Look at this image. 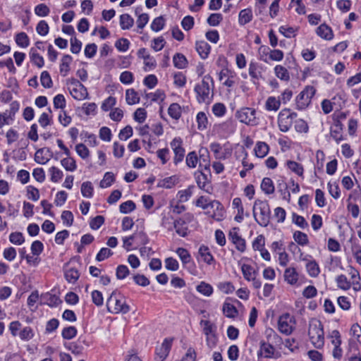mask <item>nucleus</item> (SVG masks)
<instances>
[{"label": "nucleus", "instance_id": "f257e3e1", "mask_svg": "<svg viewBox=\"0 0 361 361\" xmlns=\"http://www.w3.org/2000/svg\"><path fill=\"white\" fill-rule=\"evenodd\" d=\"M308 336L312 344L318 349L324 345V333L321 321L313 319L310 322Z\"/></svg>", "mask_w": 361, "mask_h": 361}, {"label": "nucleus", "instance_id": "f03ea898", "mask_svg": "<svg viewBox=\"0 0 361 361\" xmlns=\"http://www.w3.org/2000/svg\"><path fill=\"white\" fill-rule=\"evenodd\" d=\"M253 216L261 226H267L270 221L271 211L267 201L255 200L253 206Z\"/></svg>", "mask_w": 361, "mask_h": 361}, {"label": "nucleus", "instance_id": "7ed1b4c3", "mask_svg": "<svg viewBox=\"0 0 361 361\" xmlns=\"http://www.w3.org/2000/svg\"><path fill=\"white\" fill-rule=\"evenodd\" d=\"M106 307L109 312L113 314H126L130 311L129 306L126 304L125 299L113 291L106 300Z\"/></svg>", "mask_w": 361, "mask_h": 361}, {"label": "nucleus", "instance_id": "20e7f679", "mask_svg": "<svg viewBox=\"0 0 361 361\" xmlns=\"http://www.w3.org/2000/svg\"><path fill=\"white\" fill-rule=\"evenodd\" d=\"M209 82L213 83V78L209 75H205L200 83L196 85L195 92L197 94V99L199 103H205L210 100V87Z\"/></svg>", "mask_w": 361, "mask_h": 361}, {"label": "nucleus", "instance_id": "39448f33", "mask_svg": "<svg viewBox=\"0 0 361 361\" xmlns=\"http://www.w3.org/2000/svg\"><path fill=\"white\" fill-rule=\"evenodd\" d=\"M255 115V109L249 107L242 108L236 112V117L238 118L240 122L247 125L256 124Z\"/></svg>", "mask_w": 361, "mask_h": 361}, {"label": "nucleus", "instance_id": "423d86ee", "mask_svg": "<svg viewBox=\"0 0 361 361\" xmlns=\"http://www.w3.org/2000/svg\"><path fill=\"white\" fill-rule=\"evenodd\" d=\"M295 320L293 317L290 316L288 313L281 315L278 321L279 330L286 335H289L293 330V324Z\"/></svg>", "mask_w": 361, "mask_h": 361}, {"label": "nucleus", "instance_id": "0eeeda50", "mask_svg": "<svg viewBox=\"0 0 361 361\" xmlns=\"http://www.w3.org/2000/svg\"><path fill=\"white\" fill-rule=\"evenodd\" d=\"M171 147L174 152L173 162L176 165L183 161L185 157V149L183 147V140L180 137H175L171 142Z\"/></svg>", "mask_w": 361, "mask_h": 361}, {"label": "nucleus", "instance_id": "6e6552de", "mask_svg": "<svg viewBox=\"0 0 361 361\" xmlns=\"http://www.w3.org/2000/svg\"><path fill=\"white\" fill-rule=\"evenodd\" d=\"M172 342L173 338H166L161 345L156 348V361H164L171 350Z\"/></svg>", "mask_w": 361, "mask_h": 361}, {"label": "nucleus", "instance_id": "1a4fd4ad", "mask_svg": "<svg viewBox=\"0 0 361 361\" xmlns=\"http://www.w3.org/2000/svg\"><path fill=\"white\" fill-rule=\"evenodd\" d=\"M238 228H233L228 233V239L233 243L235 248L240 252H244L246 250V243L238 233Z\"/></svg>", "mask_w": 361, "mask_h": 361}, {"label": "nucleus", "instance_id": "9d476101", "mask_svg": "<svg viewBox=\"0 0 361 361\" xmlns=\"http://www.w3.org/2000/svg\"><path fill=\"white\" fill-rule=\"evenodd\" d=\"M275 348L271 344L267 343L265 340H261L259 342V349L257 351L258 358L262 357L270 359L274 357Z\"/></svg>", "mask_w": 361, "mask_h": 361}, {"label": "nucleus", "instance_id": "9b49d317", "mask_svg": "<svg viewBox=\"0 0 361 361\" xmlns=\"http://www.w3.org/2000/svg\"><path fill=\"white\" fill-rule=\"evenodd\" d=\"M52 157V152L49 147H43L37 150L35 161L39 164H46Z\"/></svg>", "mask_w": 361, "mask_h": 361}, {"label": "nucleus", "instance_id": "f8f14e48", "mask_svg": "<svg viewBox=\"0 0 361 361\" xmlns=\"http://www.w3.org/2000/svg\"><path fill=\"white\" fill-rule=\"evenodd\" d=\"M288 112L289 109H284L280 111L278 116L279 126L282 132H287L292 126L291 121L286 116V113Z\"/></svg>", "mask_w": 361, "mask_h": 361}, {"label": "nucleus", "instance_id": "ddd939ff", "mask_svg": "<svg viewBox=\"0 0 361 361\" xmlns=\"http://www.w3.org/2000/svg\"><path fill=\"white\" fill-rule=\"evenodd\" d=\"M342 132L343 124L339 120H336L334 121V126L331 128L330 133L331 136L337 143L343 140Z\"/></svg>", "mask_w": 361, "mask_h": 361}, {"label": "nucleus", "instance_id": "4468645a", "mask_svg": "<svg viewBox=\"0 0 361 361\" xmlns=\"http://www.w3.org/2000/svg\"><path fill=\"white\" fill-rule=\"evenodd\" d=\"M210 149L213 152L216 159H226L231 155V152L225 150L221 152V146L219 143L213 142L210 145Z\"/></svg>", "mask_w": 361, "mask_h": 361}, {"label": "nucleus", "instance_id": "2eb2a0df", "mask_svg": "<svg viewBox=\"0 0 361 361\" xmlns=\"http://www.w3.org/2000/svg\"><path fill=\"white\" fill-rule=\"evenodd\" d=\"M316 32L317 35L326 40H331L334 37L332 29L325 23L320 25L317 28Z\"/></svg>", "mask_w": 361, "mask_h": 361}, {"label": "nucleus", "instance_id": "dca6fc26", "mask_svg": "<svg viewBox=\"0 0 361 361\" xmlns=\"http://www.w3.org/2000/svg\"><path fill=\"white\" fill-rule=\"evenodd\" d=\"M198 254L206 264L210 265L214 262V258L207 246L202 245L199 248Z\"/></svg>", "mask_w": 361, "mask_h": 361}, {"label": "nucleus", "instance_id": "f3484780", "mask_svg": "<svg viewBox=\"0 0 361 361\" xmlns=\"http://www.w3.org/2000/svg\"><path fill=\"white\" fill-rule=\"evenodd\" d=\"M137 56L139 58L144 59V63L146 66H148L150 68L156 66L155 59L147 53L145 48L140 49L137 51Z\"/></svg>", "mask_w": 361, "mask_h": 361}, {"label": "nucleus", "instance_id": "a211bd4d", "mask_svg": "<svg viewBox=\"0 0 361 361\" xmlns=\"http://www.w3.org/2000/svg\"><path fill=\"white\" fill-rule=\"evenodd\" d=\"M69 91L72 97L77 100H82L88 97L87 90L83 85L81 89L80 87L75 88L69 87Z\"/></svg>", "mask_w": 361, "mask_h": 361}, {"label": "nucleus", "instance_id": "6ab92c4d", "mask_svg": "<svg viewBox=\"0 0 361 361\" xmlns=\"http://www.w3.org/2000/svg\"><path fill=\"white\" fill-rule=\"evenodd\" d=\"M186 222L180 218L173 222V227L176 229V232L181 237H185L188 235V228L185 226Z\"/></svg>", "mask_w": 361, "mask_h": 361}, {"label": "nucleus", "instance_id": "aec40b11", "mask_svg": "<svg viewBox=\"0 0 361 361\" xmlns=\"http://www.w3.org/2000/svg\"><path fill=\"white\" fill-rule=\"evenodd\" d=\"M253 18L251 8L241 10L238 15V23L240 25H245L250 23Z\"/></svg>", "mask_w": 361, "mask_h": 361}, {"label": "nucleus", "instance_id": "412c9836", "mask_svg": "<svg viewBox=\"0 0 361 361\" xmlns=\"http://www.w3.org/2000/svg\"><path fill=\"white\" fill-rule=\"evenodd\" d=\"M210 46L204 41H200L196 42V50L200 57L205 59L208 57L210 51Z\"/></svg>", "mask_w": 361, "mask_h": 361}, {"label": "nucleus", "instance_id": "4be33fe9", "mask_svg": "<svg viewBox=\"0 0 361 361\" xmlns=\"http://www.w3.org/2000/svg\"><path fill=\"white\" fill-rule=\"evenodd\" d=\"M285 281L290 284L294 285L298 280V274L295 271V268H287L284 272Z\"/></svg>", "mask_w": 361, "mask_h": 361}, {"label": "nucleus", "instance_id": "5701e85b", "mask_svg": "<svg viewBox=\"0 0 361 361\" xmlns=\"http://www.w3.org/2000/svg\"><path fill=\"white\" fill-rule=\"evenodd\" d=\"M42 298L44 300V303L50 307H56L62 302L59 296L49 293L43 295Z\"/></svg>", "mask_w": 361, "mask_h": 361}, {"label": "nucleus", "instance_id": "b1692460", "mask_svg": "<svg viewBox=\"0 0 361 361\" xmlns=\"http://www.w3.org/2000/svg\"><path fill=\"white\" fill-rule=\"evenodd\" d=\"M64 276L68 283H75L80 277V273L75 268H69L64 272Z\"/></svg>", "mask_w": 361, "mask_h": 361}, {"label": "nucleus", "instance_id": "393cba45", "mask_svg": "<svg viewBox=\"0 0 361 361\" xmlns=\"http://www.w3.org/2000/svg\"><path fill=\"white\" fill-rule=\"evenodd\" d=\"M173 65L176 68L183 69L187 66L188 60L186 57L180 53H176L173 57Z\"/></svg>", "mask_w": 361, "mask_h": 361}, {"label": "nucleus", "instance_id": "a878e982", "mask_svg": "<svg viewBox=\"0 0 361 361\" xmlns=\"http://www.w3.org/2000/svg\"><path fill=\"white\" fill-rule=\"evenodd\" d=\"M286 164L292 172L300 177H303L304 168L302 164L290 160L287 161Z\"/></svg>", "mask_w": 361, "mask_h": 361}, {"label": "nucleus", "instance_id": "bb28decb", "mask_svg": "<svg viewBox=\"0 0 361 361\" xmlns=\"http://www.w3.org/2000/svg\"><path fill=\"white\" fill-rule=\"evenodd\" d=\"M262 190L267 195H271L274 192V185L270 178H264L261 183Z\"/></svg>", "mask_w": 361, "mask_h": 361}, {"label": "nucleus", "instance_id": "cd10ccee", "mask_svg": "<svg viewBox=\"0 0 361 361\" xmlns=\"http://www.w3.org/2000/svg\"><path fill=\"white\" fill-rule=\"evenodd\" d=\"M269 150V147L267 143L258 142L255 148V155L257 157L263 158L268 154Z\"/></svg>", "mask_w": 361, "mask_h": 361}, {"label": "nucleus", "instance_id": "c85d7f7f", "mask_svg": "<svg viewBox=\"0 0 361 361\" xmlns=\"http://www.w3.org/2000/svg\"><path fill=\"white\" fill-rule=\"evenodd\" d=\"M73 61V58L71 55L66 54L61 59L60 64V72L63 73V76L66 75L68 72L70 71V64Z\"/></svg>", "mask_w": 361, "mask_h": 361}, {"label": "nucleus", "instance_id": "c756f323", "mask_svg": "<svg viewBox=\"0 0 361 361\" xmlns=\"http://www.w3.org/2000/svg\"><path fill=\"white\" fill-rule=\"evenodd\" d=\"M134 24L133 18L127 13L120 16V25L122 30H129Z\"/></svg>", "mask_w": 361, "mask_h": 361}, {"label": "nucleus", "instance_id": "7c9ffc66", "mask_svg": "<svg viewBox=\"0 0 361 361\" xmlns=\"http://www.w3.org/2000/svg\"><path fill=\"white\" fill-rule=\"evenodd\" d=\"M306 269L309 275L312 277H317L320 273L319 264L315 260L309 261L306 264Z\"/></svg>", "mask_w": 361, "mask_h": 361}, {"label": "nucleus", "instance_id": "2f4dec72", "mask_svg": "<svg viewBox=\"0 0 361 361\" xmlns=\"http://www.w3.org/2000/svg\"><path fill=\"white\" fill-rule=\"evenodd\" d=\"M223 312L226 317L235 318L238 315V310L236 307L228 302H225L223 305Z\"/></svg>", "mask_w": 361, "mask_h": 361}, {"label": "nucleus", "instance_id": "473e14b6", "mask_svg": "<svg viewBox=\"0 0 361 361\" xmlns=\"http://www.w3.org/2000/svg\"><path fill=\"white\" fill-rule=\"evenodd\" d=\"M126 102L129 105H133L139 103L140 97L137 92L134 89L127 90L126 92Z\"/></svg>", "mask_w": 361, "mask_h": 361}, {"label": "nucleus", "instance_id": "72a5a7b5", "mask_svg": "<svg viewBox=\"0 0 361 361\" xmlns=\"http://www.w3.org/2000/svg\"><path fill=\"white\" fill-rule=\"evenodd\" d=\"M311 100L300 92L296 97V107L298 110L306 109L310 104Z\"/></svg>", "mask_w": 361, "mask_h": 361}, {"label": "nucleus", "instance_id": "f704fd0d", "mask_svg": "<svg viewBox=\"0 0 361 361\" xmlns=\"http://www.w3.org/2000/svg\"><path fill=\"white\" fill-rule=\"evenodd\" d=\"M169 115L173 119L178 120L181 116V107L178 103L171 104L168 109Z\"/></svg>", "mask_w": 361, "mask_h": 361}, {"label": "nucleus", "instance_id": "c9c22d12", "mask_svg": "<svg viewBox=\"0 0 361 361\" xmlns=\"http://www.w3.org/2000/svg\"><path fill=\"white\" fill-rule=\"evenodd\" d=\"M30 59L31 61L36 65L38 68L43 67L44 64V59L42 56H40L36 51L35 49H30Z\"/></svg>", "mask_w": 361, "mask_h": 361}, {"label": "nucleus", "instance_id": "e433bc0d", "mask_svg": "<svg viewBox=\"0 0 361 361\" xmlns=\"http://www.w3.org/2000/svg\"><path fill=\"white\" fill-rule=\"evenodd\" d=\"M200 325L203 326V332L206 336L216 334V326L209 320H202Z\"/></svg>", "mask_w": 361, "mask_h": 361}, {"label": "nucleus", "instance_id": "4c0bfd02", "mask_svg": "<svg viewBox=\"0 0 361 361\" xmlns=\"http://www.w3.org/2000/svg\"><path fill=\"white\" fill-rule=\"evenodd\" d=\"M15 39L16 44L22 48H26L29 46V37L25 32L18 33L16 35Z\"/></svg>", "mask_w": 361, "mask_h": 361}, {"label": "nucleus", "instance_id": "58836bf2", "mask_svg": "<svg viewBox=\"0 0 361 361\" xmlns=\"http://www.w3.org/2000/svg\"><path fill=\"white\" fill-rule=\"evenodd\" d=\"M196 121L197 123V128L203 130L207 128L208 119L204 112L200 111L197 114Z\"/></svg>", "mask_w": 361, "mask_h": 361}, {"label": "nucleus", "instance_id": "ea45409f", "mask_svg": "<svg viewBox=\"0 0 361 361\" xmlns=\"http://www.w3.org/2000/svg\"><path fill=\"white\" fill-rule=\"evenodd\" d=\"M275 74L279 79L285 81H288L290 75L288 70L282 66L277 65L275 68Z\"/></svg>", "mask_w": 361, "mask_h": 361}, {"label": "nucleus", "instance_id": "a19ab883", "mask_svg": "<svg viewBox=\"0 0 361 361\" xmlns=\"http://www.w3.org/2000/svg\"><path fill=\"white\" fill-rule=\"evenodd\" d=\"M94 188L90 181H86L82 183L81 193L83 197L90 198L93 195Z\"/></svg>", "mask_w": 361, "mask_h": 361}, {"label": "nucleus", "instance_id": "79ce46f5", "mask_svg": "<svg viewBox=\"0 0 361 361\" xmlns=\"http://www.w3.org/2000/svg\"><path fill=\"white\" fill-rule=\"evenodd\" d=\"M194 188V185H190L187 189L179 191L178 193L179 202H187L192 196Z\"/></svg>", "mask_w": 361, "mask_h": 361}, {"label": "nucleus", "instance_id": "37998d69", "mask_svg": "<svg viewBox=\"0 0 361 361\" xmlns=\"http://www.w3.org/2000/svg\"><path fill=\"white\" fill-rule=\"evenodd\" d=\"M136 208L135 202L132 200H128L121 203L119 206L120 212L122 214H128L134 211Z\"/></svg>", "mask_w": 361, "mask_h": 361}, {"label": "nucleus", "instance_id": "c03bdc74", "mask_svg": "<svg viewBox=\"0 0 361 361\" xmlns=\"http://www.w3.org/2000/svg\"><path fill=\"white\" fill-rule=\"evenodd\" d=\"M295 241L300 245L304 246L308 244V237L306 233L297 231L293 233Z\"/></svg>", "mask_w": 361, "mask_h": 361}, {"label": "nucleus", "instance_id": "a18cd8bd", "mask_svg": "<svg viewBox=\"0 0 361 361\" xmlns=\"http://www.w3.org/2000/svg\"><path fill=\"white\" fill-rule=\"evenodd\" d=\"M176 252L183 264H188L191 261L190 254L185 248L178 247Z\"/></svg>", "mask_w": 361, "mask_h": 361}, {"label": "nucleus", "instance_id": "49530a36", "mask_svg": "<svg viewBox=\"0 0 361 361\" xmlns=\"http://www.w3.org/2000/svg\"><path fill=\"white\" fill-rule=\"evenodd\" d=\"M115 181V177L112 172L105 173L103 179L100 181L101 188H108Z\"/></svg>", "mask_w": 361, "mask_h": 361}, {"label": "nucleus", "instance_id": "de8ad7c7", "mask_svg": "<svg viewBox=\"0 0 361 361\" xmlns=\"http://www.w3.org/2000/svg\"><path fill=\"white\" fill-rule=\"evenodd\" d=\"M209 152L207 149L200 150V166H204L205 169L209 167V161L208 159Z\"/></svg>", "mask_w": 361, "mask_h": 361}, {"label": "nucleus", "instance_id": "09e8293b", "mask_svg": "<svg viewBox=\"0 0 361 361\" xmlns=\"http://www.w3.org/2000/svg\"><path fill=\"white\" fill-rule=\"evenodd\" d=\"M281 105V100L269 97L266 102V109L269 111H277Z\"/></svg>", "mask_w": 361, "mask_h": 361}, {"label": "nucleus", "instance_id": "8fccbe9b", "mask_svg": "<svg viewBox=\"0 0 361 361\" xmlns=\"http://www.w3.org/2000/svg\"><path fill=\"white\" fill-rule=\"evenodd\" d=\"M197 290L204 295L209 296L213 293V288L210 284L202 281L197 286Z\"/></svg>", "mask_w": 361, "mask_h": 361}, {"label": "nucleus", "instance_id": "3c124183", "mask_svg": "<svg viewBox=\"0 0 361 361\" xmlns=\"http://www.w3.org/2000/svg\"><path fill=\"white\" fill-rule=\"evenodd\" d=\"M61 165L66 171H73L76 169V163L73 158L66 157L61 161Z\"/></svg>", "mask_w": 361, "mask_h": 361}, {"label": "nucleus", "instance_id": "603ef678", "mask_svg": "<svg viewBox=\"0 0 361 361\" xmlns=\"http://www.w3.org/2000/svg\"><path fill=\"white\" fill-rule=\"evenodd\" d=\"M41 85L44 88H51L53 85L51 78L48 71H44L42 72L40 75Z\"/></svg>", "mask_w": 361, "mask_h": 361}, {"label": "nucleus", "instance_id": "864d4df0", "mask_svg": "<svg viewBox=\"0 0 361 361\" xmlns=\"http://www.w3.org/2000/svg\"><path fill=\"white\" fill-rule=\"evenodd\" d=\"M164 25L165 19L163 16H159L153 20L151 24V28L154 32H159L164 28Z\"/></svg>", "mask_w": 361, "mask_h": 361}, {"label": "nucleus", "instance_id": "5fc2aeb1", "mask_svg": "<svg viewBox=\"0 0 361 361\" xmlns=\"http://www.w3.org/2000/svg\"><path fill=\"white\" fill-rule=\"evenodd\" d=\"M336 283L338 287L344 290H347L350 288V283L348 281L347 277L344 274H341L337 276Z\"/></svg>", "mask_w": 361, "mask_h": 361}, {"label": "nucleus", "instance_id": "6e6d98bb", "mask_svg": "<svg viewBox=\"0 0 361 361\" xmlns=\"http://www.w3.org/2000/svg\"><path fill=\"white\" fill-rule=\"evenodd\" d=\"M77 329L75 326H70L63 329L61 336L64 339L70 340L77 335Z\"/></svg>", "mask_w": 361, "mask_h": 361}, {"label": "nucleus", "instance_id": "4d7b16f0", "mask_svg": "<svg viewBox=\"0 0 361 361\" xmlns=\"http://www.w3.org/2000/svg\"><path fill=\"white\" fill-rule=\"evenodd\" d=\"M9 240L15 245H22L25 242V238L22 233L13 232L9 235Z\"/></svg>", "mask_w": 361, "mask_h": 361}, {"label": "nucleus", "instance_id": "13d9d810", "mask_svg": "<svg viewBox=\"0 0 361 361\" xmlns=\"http://www.w3.org/2000/svg\"><path fill=\"white\" fill-rule=\"evenodd\" d=\"M185 161L189 168H195L198 161L197 153L195 151L189 152L186 157Z\"/></svg>", "mask_w": 361, "mask_h": 361}, {"label": "nucleus", "instance_id": "bf43d9fd", "mask_svg": "<svg viewBox=\"0 0 361 361\" xmlns=\"http://www.w3.org/2000/svg\"><path fill=\"white\" fill-rule=\"evenodd\" d=\"M130 42L126 38H120L116 43L115 47L119 51H126L129 49Z\"/></svg>", "mask_w": 361, "mask_h": 361}, {"label": "nucleus", "instance_id": "052dcab7", "mask_svg": "<svg viewBox=\"0 0 361 361\" xmlns=\"http://www.w3.org/2000/svg\"><path fill=\"white\" fill-rule=\"evenodd\" d=\"M20 339L23 341H29L34 336V332L30 326H25L19 333Z\"/></svg>", "mask_w": 361, "mask_h": 361}, {"label": "nucleus", "instance_id": "680f3d73", "mask_svg": "<svg viewBox=\"0 0 361 361\" xmlns=\"http://www.w3.org/2000/svg\"><path fill=\"white\" fill-rule=\"evenodd\" d=\"M223 20V16L221 13H212L208 17L207 22L210 26H217Z\"/></svg>", "mask_w": 361, "mask_h": 361}, {"label": "nucleus", "instance_id": "e2e57ef3", "mask_svg": "<svg viewBox=\"0 0 361 361\" xmlns=\"http://www.w3.org/2000/svg\"><path fill=\"white\" fill-rule=\"evenodd\" d=\"M130 274V271L126 265L121 264L116 268V275L118 279H124Z\"/></svg>", "mask_w": 361, "mask_h": 361}, {"label": "nucleus", "instance_id": "0e129e2a", "mask_svg": "<svg viewBox=\"0 0 361 361\" xmlns=\"http://www.w3.org/2000/svg\"><path fill=\"white\" fill-rule=\"evenodd\" d=\"M259 66L257 63L251 62L249 65V74L254 79L261 78V72L259 71Z\"/></svg>", "mask_w": 361, "mask_h": 361}, {"label": "nucleus", "instance_id": "69168bd1", "mask_svg": "<svg viewBox=\"0 0 361 361\" xmlns=\"http://www.w3.org/2000/svg\"><path fill=\"white\" fill-rule=\"evenodd\" d=\"M49 8L44 4H40L35 8V13L38 16L45 17L49 15Z\"/></svg>", "mask_w": 361, "mask_h": 361}, {"label": "nucleus", "instance_id": "338daca9", "mask_svg": "<svg viewBox=\"0 0 361 361\" xmlns=\"http://www.w3.org/2000/svg\"><path fill=\"white\" fill-rule=\"evenodd\" d=\"M113 252L106 247H102L96 256V260L98 262L104 261L113 255Z\"/></svg>", "mask_w": 361, "mask_h": 361}, {"label": "nucleus", "instance_id": "774afa93", "mask_svg": "<svg viewBox=\"0 0 361 361\" xmlns=\"http://www.w3.org/2000/svg\"><path fill=\"white\" fill-rule=\"evenodd\" d=\"M226 111V106L222 103H216L212 106V112L213 114L218 116H223Z\"/></svg>", "mask_w": 361, "mask_h": 361}]
</instances>
